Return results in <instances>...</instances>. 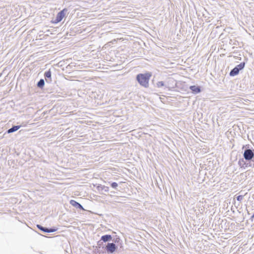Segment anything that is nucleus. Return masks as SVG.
Segmentation results:
<instances>
[{
	"mask_svg": "<svg viewBox=\"0 0 254 254\" xmlns=\"http://www.w3.org/2000/svg\"><path fill=\"white\" fill-rule=\"evenodd\" d=\"M151 76V73L149 72L139 73L136 75V79L140 85L146 88L148 87L149 80Z\"/></svg>",
	"mask_w": 254,
	"mask_h": 254,
	"instance_id": "1",
	"label": "nucleus"
},
{
	"mask_svg": "<svg viewBox=\"0 0 254 254\" xmlns=\"http://www.w3.org/2000/svg\"><path fill=\"white\" fill-rule=\"evenodd\" d=\"M245 63L242 62L238 65H236L230 71L229 75L231 76H234L238 75L241 70L243 69L245 66Z\"/></svg>",
	"mask_w": 254,
	"mask_h": 254,
	"instance_id": "2",
	"label": "nucleus"
},
{
	"mask_svg": "<svg viewBox=\"0 0 254 254\" xmlns=\"http://www.w3.org/2000/svg\"><path fill=\"white\" fill-rule=\"evenodd\" d=\"M244 158L247 161H253L254 158V150L247 148L243 153Z\"/></svg>",
	"mask_w": 254,
	"mask_h": 254,
	"instance_id": "3",
	"label": "nucleus"
},
{
	"mask_svg": "<svg viewBox=\"0 0 254 254\" xmlns=\"http://www.w3.org/2000/svg\"><path fill=\"white\" fill-rule=\"evenodd\" d=\"M118 249V247L114 243H108L105 250L108 254H113Z\"/></svg>",
	"mask_w": 254,
	"mask_h": 254,
	"instance_id": "4",
	"label": "nucleus"
},
{
	"mask_svg": "<svg viewBox=\"0 0 254 254\" xmlns=\"http://www.w3.org/2000/svg\"><path fill=\"white\" fill-rule=\"evenodd\" d=\"M67 11V8H64L62 10L60 11L58 13L56 19L55 20V23H58L61 22L64 17L65 16V13Z\"/></svg>",
	"mask_w": 254,
	"mask_h": 254,
	"instance_id": "5",
	"label": "nucleus"
},
{
	"mask_svg": "<svg viewBox=\"0 0 254 254\" xmlns=\"http://www.w3.org/2000/svg\"><path fill=\"white\" fill-rule=\"evenodd\" d=\"M190 89L192 93L195 94H198L201 92V88L199 86L191 85L190 87Z\"/></svg>",
	"mask_w": 254,
	"mask_h": 254,
	"instance_id": "6",
	"label": "nucleus"
},
{
	"mask_svg": "<svg viewBox=\"0 0 254 254\" xmlns=\"http://www.w3.org/2000/svg\"><path fill=\"white\" fill-rule=\"evenodd\" d=\"M52 73L51 70L49 69L46 71L44 73V77L46 80V81L47 83H50L52 81L51 78Z\"/></svg>",
	"mask_w": 254,
	"mask_h": 254,
	"instance_id": "7",
	"label": "nucleus"
},
{
	"mask_svg": "<svg viewBox=\"0 0 254 254\" xmlns=\"http://www.w3.org/2000/svg\"><path fill=\"white\" fill-rule=\"evenodd\" d=\"M70 204L76 208H78L80 210H84L82 205L74 200H71L70 201Z\"/></svg>",
	"mask_w": 254,
	"mask_h": 254,
	"instance_id": "8",
	"label": "nucleus"
},
{
	"mask_svg": "<svg viewBox=\"0 0 254 254\" xmlns=\"http://www.w3.org/2000/svg\"><path fill=\"white\" fill-rule=\"evenodd\" d=\"M238 165L241 168L246 169V168L248 167V163H247L244 159L242 158L239 159Z\"/></svg>",
	"mask_w": 254,
	"mask_h": 254,
	"instance_id": "9",
	"label": "nucleus"
},
{
	"mask_svg": "<svg viewBox=\"0 0 254 254\" xmlns=\"http://www.w3.org/2000/svg\"><path fill=\"white\" fill-rule=\"evenodd\" d=\"M112 240V237L110 235H105L101 237V241L104 242H110Z\"/></svg>",
	"mask_w": 254,
	"mask_h": 254,
	"instance_id": "10",
	"label": "nucleus"
},
{
	"mask_svg": "<svg viewBox=\"0 0 254 254\" xmlns=\"http://www.w3.org/2000/svg\"><path fill=\"white\" fill-rule=\"evenodd\" d=\"M21 126L19 125V126H13L11 128H10L9 129H8L6 132L7 133H12L13 132H15L16 131H17V130H18L20 127H21Z\"/></svg>",
	"mask_w": 254,
	"mask_h": 254,
	"instance_id": "11",
	"label": "nucleus"
},
{
	"mask_svg": "<svg viewBox=\"0 0 254 254\" xmlns=\"http://www.w3.org/2000/svg\"><path fill=\"white\" fill-rule=\"evenodd\" d=\"M45 85V81L43 79H41L38 82L37 84V86L38 87L40 88H43Z\"/></svg>",
	"mask_w": 254,
	"mask_h": 254,
	"instance_id": "12",
	"label": "nucleus"
},
{
	"mask_svg": "<svg viewBox=\"0 0 254 254\" xmlns=\"http://www.w3.org/2000/svg\"><path fill=\"white\" fill-rule=\"evenodd\" d=\"M37 227L41 231H43V232H45V233H47L48 231V228H47V227H43L40 225H37Z\"/></svg>",
	"mask_w": 254,
	"mask_h": 254,
	"instance_id": "13",
	"label": "nucleus"
},
{
	"mask_svg": "<svg viewBox=\"0 0 254 254\" xmlns=\"http://www.w3.org/2000/svg\"><path fill=\"white\" fill-rule=\"evenodd\" d=\"M98 188H101L102 190H104L105 192H108L109 191V187L105 186H99L98 187Z\"/></svg>",
	"mask_w": 254,
	"mask_h": 254,
	"instance_id": "14",
	"label": "nucleus"
},
{
	"mask_svg": "<svg viewBox=\"0 0 254 254\" xmlns=\"http://www.w3.org/2000/svg\"><path fill=\"white\" fill-rule=\"evenodd\" d=\"M156 86L158 88H160V87H162L163 86H165V84H164V83L163 81H158L157 83H156Z\"/></svg>",
	"mask_w": 254,
	"mask_h": 254,
	"instance_id": "15",
	"label": "nucleus"
},
{
	"mask_svg": "<svg viewBox=\"0 0 254 254\" xmlns=\"http://www.w3.org/2000/svg\"><path fill=\"white\" fill-rule=\"evenodd\" d=\"M57 230V228H56L55 227H52V228H48V232L47 233H52V232H54L55 231H56Z\"/></svg>",
	"mask_w": 254,
	"mask_h": 254,
	"instance_id": "16",
	"label": "nucleus"
},
{
	"mask_svg": "<svg viewBox=\"0 0 254 254\" xmlns=\"http://www.w3.org/2000/svg\"><path fill=\"white\" fill-rule=\"evenodd\" d=\"M111 186L113 189H117V188L118 186V184L116 182H113V183H111Z\"/></svg>",
	"mask_w": 254,
	"mask_h": 254,
	"instance_id": "17",
	"label": "nucleus"
},
{
	"mask_svg": "<svg viewBox=\"0 0 254 254\" xmlns=\"http://www.w3.org/2000/svg\"><path fill=\"white\" fill-rule=\"evenodd\" d=\"M113 241L115 243L119 244L120 242V241H121V239H120L119 237L116 236V238H115Z\"/></svg>",
	"mask_w": 254,
	"mask_h": 254,
	"instance_id": "18",
	"label": "nucleus"
},
{
	"mask_svg": "<svg viewBox=\"0 0 254 254\" xmlns=\"http://www.w3.org/2000/svg\"><path fill=\"white\" fill-rule=\"evenodd\" d=\"M243 195H239L238 196H237V200L239 201H241L243 199Z\"/></svg>",
	"mask_w": 254,
	"mask_h": 254,
	"instance_id": "19",
	"label": "nucleus"
}]
</instances>
